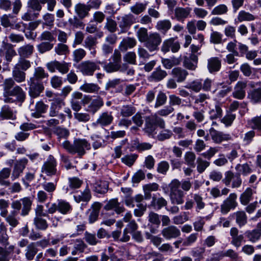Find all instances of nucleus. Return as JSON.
<instances>
[{"instance_id":"1","label":"nucleus","mask_w":261,"mask_h":261,"mask_svg":"<svg viewBox=\"0 0 261 261\" xmlns=\"http://www.w3.org/2000/svg\"><path fill=\"white\" fill-rule=\"evenodd\" d=\"M12 78L4 80L3 87V100L7 103H22L26 98V94L22 88L15 84V82L20 83L24 82L26 73L24 71L15 67L12 70Z\"/></svg>"},{"instance_id":"2","label":"nucleus","mask_w":261,"mask_h":261,"mask_svg":"<svg viewBox=\"0 0 261 261\" xmlns=\"http://www.w3.org/2000/svg\"><path fill=\"white\" fill-rule=\"evenodd\" d=\"M32 201L30 197H24L19 200L13 201L11 203L13 209L6 218V221L12 227H16L19 224L18 214L21 210L20 215L22 216L28 215L31 210Z\"/></svg>"},{"instance_id":"3","label":"nucleus","mask_w":261,"mask_h":261,"mask_svg":"<svg viewBox=\"0 0 261 261\" xmlns=\"http://www.w3.org/2000/svg\"><path fill=\"white\" fill-rule=\"evenodd\" d=\"M48 74L41 67L35 68L33 76L28 80V93L32 98L40 96L44 90L43 80L47 79Z\"/></svg>"},{"instance_id":"4","label":"nucleus","mask_w":261,"mask_h":261,"mask_svg":"<svg viewBox=\"0 0 261 261\" xmlns=\"http://www.w3.org/2000/svg\"><path fill=\"white\" fill-rule=\"evenodd\" d=\"M62 146L69 153L76 154L80 158L91 148L89 141L84 138H75L72 143L68 140L65 141Z\"/></svg>"},{"instance_id":"5","label":"nucleus","mask_w":261,"mask_h":261,"mask_svg":"<svg viewBox=\"0 0 261 261\" xmlns=\"http://www.w3.org/2000/svg\"><path fill=\"white\" fill-rule=\"evenodd\" d=\"M103 64L98 60H86L79 64L76 68L84 76H92L96 70L100 69V65L103 66Z\"/></svg>"},{"instance_id":"6","label":"nucleus","mask_w":261,"mask_h":261,"mask_svg":"<svg viewBox=\"0 0 261 261\" xmlns=\"http://www.w3.org/2000/svg\"><path fill=\"white\" fill-rule=\"evenodd\" d=\"M41 4L39 0H28V11L21 16V19L24 21H30L38 18L42 8Z\"/></svg>"},{"instance_id":"7","label":"nucleus","mask_w":261,"mask_h":261,"mask_svg":"<svg viewBox=\"0 0 261 261\" xmlns=\"http://www.w3.org/2000/svg\"><path fill=\"white\" fill-rule=\"evenodd\" d=\"M91 100V96L89 95H84L78 91L73 92L72 94L70 100L71 107L75 111H80L82 106L88 105Z\"/></svg>"},{"instance_id":"8","label":"nucleus","mask_w":261,"mask_h":261,"mask_svg":"<svg viewBox=\"0 0 261 261\" xmlns=\"http://www.w3.org/2000/svg\"><path fill=\"white\" fill-rule=\"evenodd\" d=\"M57 159L51 154L48 156L41 167V172L48 176L52 177L60 175V172L57 169Z\"/></svg>"},{"instance_id":"9","label":"nucleus","mask_w":261,"mask_h":261,"mask_svg":"<svg viewBox=\"0 0 261 261\" xmlns=\"http://www.w3.org/2000/svg\"><path fill=\"white\" fill-rule=\"evenodd\" d=\"M112 62H103V68L107 73H112L120 70L121 63V54L118 49H115L111 58Z\"/></svg>"},{"instance_id":"10","label":"nucleus","mask_w":261,"mask_h":261,"mask_svg":"<svg viewBox=\"0 0 261 261\" xmlns=\"http://www.w3.org/2000/svg\"><path fill=\"white\" fill-rule=\"evenodd\" d=\"M191 197L193 199H187L184 206L185 210H190L193 208L194 203L196 204V211L199 212L200 210L203 209L205 206V203L201 194L199 193H191Z\"/></svg>"},{"instance_id":"11","label":"nucleus","mask_w":261,"mask_h":261,"mask_svg":"<svg viewBox=\"0 0 261 261\" xmlns=\"http://www.w3.org/2000/svg\"><path fill=\"white\" fill-rule=\"evenodd\" d=\"M118 24L120 28V33H126L132 25L137 22V18L132 13L124 14L122 16H117Z\"/></svg>"},{"instance_id":"12","label":"nucleus","mask_w":261,"mask_h":261,"mask_svg":"<svg viewBox=\"0 0 261 261\" xmlns=\"http://www.w3.org/2000/svg\"><path fill=\"white\" fill-rule=\"evenodd\" d=\"M65 105L64 100L60 97L53 99L49 109V116L50 117H58L59 119L64 121L65 116L63 113H60L59 111Z\"/></svg>"},{"instance_id":"13","label":"nucleus","mask_w":261,"mask_h":261,"mask_svg":"<svg viewBox=\"0 0 261 261\" xmlns=\"http://www.w3.org/2000/svg\"><path fill=\"white\" fill-rule=\"evenodd\" d=\"M161 35L157 32L150 33L148 38L144 42V46L150 52L158 50L162 42Z\"/></svg>"},{"instance_id":"14","label":"nucleus","mask_w":261,"mask_h":261,"mask_svg":"<svg viewBox=\"0 0 261 261\" xmlns=\"http://www.w3.org/2000/svg\"><path fill=\"white\" fill-rule=\"evenodd\" d=\"M180 48V44L178 40L177 37H171L165 39L161 46V51L166 54L171 51L173 53L178 52Z\"/></svg>"},{"instance_id":"15","label":"nucleus","mask_w":261,"mask_h":261,"mask_svg":"<svg viewBox=\"0 0 261 261\" xmlns=\"http://www.w3.org/2000/svg\"><path fill=\"white\" fill-rule=\"evenodd\" d=\"M174 111V109L171 106H167L160 109L153 115V119L155 120V122L158 124V126L160 128L163 129L165 127L166 124L164 120L160 117H167L170 114L172 113Z\"/></svg>"},{"instance_id":"16","label":"nucleus","mask_w":261,"mask_h":261,"mask_svg":"<svg viewBox=\"0 0 261 261\" xmlns=\"http://www.w3.org/2000/svg\"><path fill=\"white\" fill-rule=\"evenodd\" d=\"M17 53L11 43L3 42L0 48V57H5L8 63L12 61L14 57L16 56Z\"/></svg>"},{"instance_id":"17","label":"nucleus","mask_w":261,"mask_h":261,"mask_svg":"<svg viewBox=\"0 0 261 261\" xmlns=\"http://www.w3.org/2000/svg\"><path fill=\"white\" fill-rule=\"evenodd\" d=\"M21 251L14 245L4 248L0 246V261H10L13 253L19 254Z\"/></svg>"},{"instance_id":"18","label":"nucleus","mask_w":261,"mask_h":261,"mask_svg":"<svg viewBox=\"0 0 261 261\" xmlns=\"http://www.w3.org/2000/svg\"><path fill=\"white\" fill-rule=\"evenodd\" d=\"M114 120L112 112L105 111L100 114L96 121L93 123V126L106 127L111 124Z\"/></svg>"},{"instance_id":"19","label":"nucleus","mask_w":261,"mask_h":261,"mask_svg":"<svg viewBox=\"0 0 261 261\" xmlns=\"http://www.w3.org/2000/svg\"><path fill=\"white\" fill-rule=\"evenodd\" d=\"M17 111L14 107L9 105H5L0 111V121L4 120H15L17 118Z\"/></svg>"},{"instance_id":"20","label":"nucleus","mask_w":261,"mask_h":261,"mask_svg":"<svg viewBox=\"0 0 261 261\" xmlns=\"http://www.w3.org/2000/svg\"><path fill=\"white\" fill-rule=\"evenodd\" d=\"M223 182L227 186L230 185L232 182V188H238L242 184V179L239 174H234L230 171L225 173V177L222 180Z\"/></svg>"},{"instance_id":"21","label":"nucleus","mask_w":261,"mask_h":261,"mask_svg":"<svg viewBox=\"0 0 261 261\" xmlns=\"http://www.w3.org/2000/svg\"><path fill=\"white\" fill-rule=\"evenodd\" d=\"M209 133L212 140L216 144H220L223 141L231 139V136L229 134H225L222 132L218 131L213 127L210 128Z\"/></svg>"},{"instance_id":"22","label":"nucleus","mask_w":261,"mask_h":261,"mask_svg":"<svg viewBox=\"0 0 261 261\" xmlns=\"http://www.w3.org/2000/svg\"><path fill=\"white\" fill-rule=\"evenodd\" d=\"M237 198L235 193H231L223 201L221 205V211L223 214H227L231 209H234L237 206Z\"/></svg>"},{"instance_id":"23","label":"nucleus","mask_w":261,"mask_h":261,"mask_svg":"<svg viewBox=\"0 0 261 261\" xmlns=\"http://www.w3.org/2000/svg\"><path fill=\"white\" fill-rule=\"evenodd\" d=\"M101 206V203L99 202H94L91 205L90 208L87 212L89 214V223L93 224L98 220Z\"/></svg>"},{"instance_id":"24","label":"nucleus","mask_w":261,"mask_h":261,"mask_svg":"<svg viewBox=\"0 0 261 261\" xmlns=\"http://www.w3.org/2000/svg\"><path fill=\"white\" fill-rule=\"evenodd\" d=\"M104 209L106 211L114 210L117 214H120L125 210L123 205L118 202L117 198L110 200L105 205Z\"/></svg>"},{"instance_id":"25","label":"nucleus","mask_w":261,"mask_h":261,"mask_svg":"<svg viewBox=\"0 0 261 261\" xmlns=\"http://www.w3.org/2000/svg\"><path fill=\"white\" fill-rule=\"evenodd\" d=\"M88 104L87 111L94 115L103 106L104 101L101 97L97 96L95 98L91 99Z\"/></svg>"},{"instance_id":"26","label":"nucleus","mask_w":261,"mask_h":261,"mask_svg":"<svg viewBox=\"0 0 261 261\" xmlns=\"http://www.w3.org/2000/svg\"><path fill=\"white\" fill-rule=\"evenodd\" d=\"M161 233L166 239L170 240L180 236V231L177 227L174 225H170L163 228Z\"/></svg>"},{"instance_id":"27","label":"nucleus","mask_w":261,"mask_h":261,"mask_svg":"<svg viewBox=\"0 0 261 261\" xmlns=\"http://www.w3.org/2000/svg\"><path fill=\"white\" fill-rule=\"evenodd\" d=\"M157 123L153 119V115L146 118L144 131L148 136H153L156 134Z\"/></svg>"},{"instance_id":"28","label":"nucleus","mask_w":261,"mask_h":261,"mask_svg":"<svg viewBox=\"0 0 261 261\" xmlns=\"http://www.w3.org/2000/svg\"><path fill=\"white\" fill-rule=\"evenodd\" d=\"M48 108V105L45 104L42 101H37L34 110H32L31 115L33 117L39 118L42 117V114L45 113Z\"/></svg>"},{"instance_id":"29","label":"nucleus","mask_w":261,"mask_h":261,"mask_svg":"<svg viewBox=\"0 0 261 261\" xmlns=\"http://www.w3.org/2000/svg\"><path fill=\"white\" fill-rule=\"evenodd\" d=\"M198 56L190 54L189 56H185L183 59V66L188 69L194 70L197 67Z\"/></svg>"},{"instance_id":"30","label":"nucleus","mask_w":261,"mask_h":261,"mask_svg":"<svg viewBox=\"0 0 261 261\" xmlns=\"http://www.w3.org/2000/svg\"><path fill=\"white\" fill-rule=\"evenodd\" d=\"M171 74L177 83H182L186 80L189 73L186 70L181 67H175L171 70Z\"/></svg>"},{"instance_id":"31","label":"nucleus","mask_w":261,"mask_h":261,"mask_svg":"<svg viewBox=\"0 0 261 261\" xmlns=\"http://www.w3.org/2000/svg\"><path fill=\"white\" fill-rule=\"evenodd\" d=\"M91 197V191L88 186H87L83 192H76L73 195L74 199L77 203L81 202H88L90 200Z\"/></svg>"},{"instance_id":"32","label":"nucleus","mask_w":261,"mask_h":261,"mask_svg":"<svg viewBox=\"0 0 261 261\" xmlns=\"http://www.w3.org/2000/svg\"><path fill=\"white\" fill-rule=\"evenodd\" d=\"M58 212L65 215L70 214L72 211V207L69 202L63 199L57 200Z\"/></svg>"},{"instance_id":"33","label":"nucleus","mask_w":261,"mask_h":261,"mask_svg":"<svg viewBox=\"0 0 261 261\" xmlns=\"http://www.w3.org/2000/svg\"><path fill=\"white\" fill-rule=\"evenodd\" d=\"M190 8L177 7L174 10L175 18L178 21L184 22L190 14Z\"/></svg>"},{"instance_id":"34","label":"nucleus","mask_w":261,"mask_h":261,"mask_svg":"<svg viewBox=\"0 0 261 261\" xmlns=\"http://www.w3.org/2000/svg\"><path fill=\"white\" fill-rule=\"evenodd\" d=\"M34 51V47L31 44L23 45L17 49L20 57L24 58H30L33 55Z\"/></svg>"},{"instance_id":"35","label":"nucleus","mask_w":261,"mask_h":261,"mask_svg":"<svg viewBox=\"0 0 261 261\" xmlns=\"http://www.w3.org/2000/svg\"><path fill=\"white\" fill-rule=\"evenodd\" d=\"M172 23L169 19L159 20L155 26V28L162 34L165 35L171 28Z\"/></svg>"},{"instance_id":"36","label":"nucleus","mask_w":261,"mask_h":261,"mask_svg":"<svg viewBox=\"0 0 261 261\" xmlns=\"http://www.w3.org/2000/svg\"><path fill=\"white\" fill-rule=\"evenodd\" d=\"M80 89L86 93L97 94L99 93L100 87L95 83L85 82L81 86Z\"/></svg>"},{"instance_id":"37","label":"nucleus","mask_w":261,"mask_h":261,"mask_svg":"<svg viewBox=\"0 0 261 261\" xmlns=\"http://www.w3.org/2000/svg\"><path fill=\"white\" fill-rule=\"evenodd\" d=\"M167 75V72L162 70L161 67H158L152 72L149 76L148 80L151 82H159L166 77Z\"/></svg>"},{"instance_id":"38","label":"nucleus","mask_w":261,"mask_h":261,"mask_svg":"<svg viewBox=\"0 0 261 261\" xmlns=\"http://www.w3.org/2000/svg\"><path fill=\"white\" fill-rule=\"evenodd\" d=\"M73 242V247L71 251L72 255H75L79 253H83L87 247V245L84 241L81 239H76L72 240Z\"/></svg>"},{"instance_id":"39","label":"nucleus","mask_w":261,"mask_h":261,"mask_svg":"<svg viewBox=\"0 0 261 261\" xmlns=\"http://www.w3.org/2000/svg\"><path fill=\"white\" fill-rule=\"evenodd\" d=\"M221 66V60L218 57H212L207 60V68L210 72L218 71Z\"/></svg>"},{"instance_id":"40","label":"nucleus","mask_w":261,"mask_h":261,"mask_svg":"<svg viewBox=\"0 0 261 261\" xmlns=\"http://www.w3.org/2000/svg\"><path fill=\"white\" fill-rule=\"evenodd\" d=\"M38 249L35 242H31L25 250V257L28 260H32L37 254Z\"/></svg>"},{"instance_id":"41","label":"nucleus","mask_w":261,"mask_h":261,"mask_svg":"<svg viewBox=\"0 0 261 261\" xmlns=\"http://www.w3.org/2000/svg\"><path fill=\"white\" fill-rule=\"evenodd\" d=\"M222 107V103L217 102L215 105V107L210 110L208 114L210 115V119L211 120H214L222 118L223 115Z\"/></svg>"},{"instance_id":"42","label":"nucleus","mask_w":261,"mask_h":261,"mask_svg":"<svg viewBox=\"0 0 261 261\" xmlns=\"http://www.w3.org/2000/svg\"><path fill=\"white\" fill-rule=\"evenodd\" d=\"M59 179V177H57L53 182L45 181L41 184V186L44 191L48 193V195L50 196V198L52 197L53 193L56 190Z\"/></svg>"},{"instance_id":"43","label":"nucleus","mask_w":261,"mask_h":261,"mask_svg":"<svg viewBox=\"0 0 261 261\" xmlns=\"http://www.w3.org/2000/svg\"><path fill=\"white\" fill-rule=\"evenodd\" d=\"M90 9L85 4L79 3L75 6V11L79 17L83 19L89 15Z\"/></svg>"},{"instance_id":"44","label":"nucleus","mask_w":261,"mask_h":261,"mask_svg":"<svg viewBox=\"0 0 261 261\" xmlns=\"http://www.w3.org/2000/svg\"><path fill=\"white\" fill-rule=\"evenodd\" d=\"M136 112V108L132 105H123L120 109V116L124 118L133 116Z\"/></svg>"},{"instance_id":"45","label":"nucleus","mask_w":261,"mask_h":261,"mask_svg":"<svg viewBox=\"0 0 261 261\" xmlns=\"http://www.w3.org/2000/svg\"><path fill=\"white\" fill-rule=\"evenodd\" d=\"M11 170L9 168H4L0 171V185L5 187H9L10 182L8 178L11 174Z\"/></svg>"},{"instance_id":"46","label":"nucleus","mask_w":261,"mask_h":261,"mask_svg":"<svg viewBox=\"0 0 261 261\" xmlns=\"http://www.w3.org/2000/svg\"><path fill=\"white\" fill-rule=\"evenodd\" d=\"M147 5V2L144 3L141 2H136L134 5L130 7V11L132 12V14L139 15L145 11Z\"/></svg>"},{"instance_id":"47","label":"nucleus","mask_w":261,"mask_h":261,"mask_svg":"<svg viewBox=\"0 0 261 261\" xmlns=\"http://www.w3.org/2000/svg\"><path fill=\"white\" fill-rule=\"evenodd\" d=\"M234 97L238 99H243L245 96V83L242 81L238 82L232 93Z\"/></svg>"},{"instance_id":"48","label":"nucleus","mask_w":261,"mask_h":261,"mask_svg":"<svg viewBox=\"0 0 261 261\" xmlns=\"http://www.w3.org/2000/svg\"><path fill=\"white\" fill-rule=\"evenodd\" d=\"M136 40L134 38L126 37L121 42L119 47L121 50L126 51L128 48H132L136 46Z\"/></svg>"},{"instance_id":"49","label":"nucleus","mask_w":261,"mask_h":261,"mask_svg":"<svg viewBox=\"0 0 261 261\" xmlns=\"http://www.w3.org/2000/svg\"><path fill=\"white\" fill-rule=\"evenodd\" d=\"M180 181L177 179H174L167 186L169 194H173L183 192L180 189Z\"/></svg>"},{"instance_id":"50","label":"nucleus","mask_w":261,"mask_h":261,"mask_svg":"<svg viewBox=\"0 0 261 261\" xmlns=\"http://www.w3.org/2000/svg\"><path fill=\"white\" fill-rule=\"evenodd\" d=\"M248 98L253 103L261 102V88H258L250 91L248 93Z\"/></svg>"},{"instance_id":"51","label":"nucleus","mask_w":261,"mask_h":261,"mask_svg":"<svg viewBox=\"0 0 261 261\" xmlns=\"http://www.w3.org/2000/svg\"><path fill=\"white\" fill-rule=\"evenodd\" d=\"M84 239L86 242L90 246H95L101 242V241L97 239L95 233H92L88 231L85 232Z\"/></svg>"},{"instance_id":"52","label":"nucleus","mask_w":261,"mask_h":261,"mask_svg":"<svg viewBox=\"0 0 261 261\" xmlns=\"http://www.w3.org/2000/svg\"><path fill=\"white\" fill-rule=\"evenodd\" d=\"M104 28L111 33H114L118 29L117 23L111 17H107Z\"/></svg>"},{"instance_id":"53","label":"nucleus","mask_w":261,"mask_h":261,"mask_svg":"<svg viewBox=\"0 0 261 261\" xmlns=\"http://www.w3.org/2000/svg\"><path fill=\"white\" fill-rule=\"evenodd\" d=\"M185 193L184 192L169 194L170 200L172 203L176 204H181L184 202Z\"/></svg>"},{"instance_id":"54","label":"nucleus","mask_w":261,"mask_h":261,"mask_svg":"<svg viewBox=\"0 0 261 261\" xmlns=\"http://www.w3.org/2000/svg\"><path fill=\"white\" fill-rule=\"evenodd\" d=\"M162 63L165 68L170 69L174 66L179 65L180 64V61L178 59L175 57H172L170 59L162 58Z\"/></svg>"},{"instance_id":"55","label":"nucleus","mask_w":261,"mask_h":261,"mask_svg":"<svg viewBox=\"0 0 261 261\" xmlns=\"http://www.w3.org/2000/svg\"><path fill=\"white\" fill-rule=\"evenodd\" d=\"M109 185L106 181H97L94 185V190L96 193L105 194L108 190Z\"/></svg>"},{"instance_id":"56","label":"nucleus","mask_w":261,"mask_h":261,"mask_svg":"<svg viewBox=\"0 0 261 261\" xmlns=\"http://www.w3.org/2000/svg\"><path fill=\"white\" fill-rule=\"evenodd\" d=\"M152 144L150 143L140 142L139 141H135L134 143L136 150L139 152L150 150L152 148Z\"/></svg>"},{"instance_id":"57","label":"nucleus","mask_w":261,"mask_h":261,"mask_svg":"<svg viewBox=\"0 0 261 261\" xmlns=\"http://www.w3.org/2000/svg\"><path fill=\"white\" fill-rule=\"evenodd\" d=\"M31 66V64L29 60L25 59L24 58L20 57L18 62L14 67L24 71L28 70Z\"/></svg>"},{"instance_id":"58","label":"nucleus","mask_w":261,"mask_h":261,"mask_svg":"<svg viewBox=\"0 0 261 261\" xmlns=\"http://www.w3.org/2000/svg\"><path fill=\"white\" fill-rule=\"evenodd\" d=\"M80 19L76 16L69 18L68 20L69 27L72 29L84 28L85 24Z\"/></svg>"},{"instance_id":"59","label":"nucleus","mask_w":261,"mask_h":261,"mask_svg":"<svg viewBox=\"0 0 261 261\" xmlns=\"http://www.w3.org/2000/svg\"><path fill=\"white\" fill-rule=\"evenodd\" d=\"M151 205L158 210L167 205V201L163 197H156L153 196L151 201Z\"/></svg>"},{"instance_id":"60","label":"nucleus","mask_w":261,"mask_h":261,"mask_svg":"<svg viewBox=\"0 0 261 261\" xmlns=\"http://www.w3.org/2000/svg\"><path fill=\"white\" fill-rule=\"evenodd\" d=\"M34 223L37 229L42 230H46L48 226L46 220L41 217H36L34 219Z\"/></svg>"},{"instance_id":"61","label":"nucleus","mask_w":261,"mask_h":261,"mask_svg":"<svg viewBox=\"0 0 261 261\" xmlns=\"http://www.w3.org/2000/svg\"><path fill=\"white\" fill-rule=\"evenodd\" d=\"M138 155L136 154H130L124 155L121 158V162L128 167H131L138 158Z\"/></svg>"},{"instance_id":"62","label":"nucleus","mask_w":261,"mask_h":261,"mask_svg":"<svg viewBox=\"0 0 261 261\" xmlns=\"http://www.w3.org/2000/svg\"><path fill=\"white\" fill-rule=\"evenodd\" d=\"M236 118V115L230 112H227L226 115L220 119L221 123L224 124L225 126L228 127L232 124L233 121Z\"/></svg>"},{"instance_id":"63","label":"nucleus","mask_w":261,"mask_h":261,"mask_svg":"<svg viewBox=\"0 0 261 261\" xmlns=\"http://www.w3.org/2000/svg\"><path fill=\"white\" fill-rule=\"evenodd\" d=\"M86 51L83 48H78L73 51V60L79 63L86 56Z\"/></svg>"},{"instance_id":"64","label":"nucleus","mask_w":261,"mask_h":261,"mask_svg":"<svg viewBox=\"0 0 261 261\" xmlns=\"http://www.w3.org/2000/svg\"><path fill=\"white\" fill-rule=\"evenodd\" d=\"M248 124L250 125L252 128L261 132V115L248 120Z\"/></svg>"}]
</instances>
